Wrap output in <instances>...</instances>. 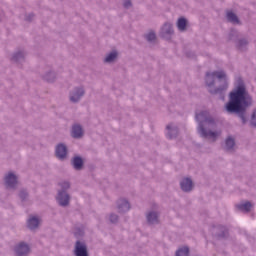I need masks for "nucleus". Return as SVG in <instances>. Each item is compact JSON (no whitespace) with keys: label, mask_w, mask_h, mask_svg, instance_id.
Wrapping results in <instances>:
<instances>
[{"label":"nucleus","mask_w":256,"mask_h":256,"mask_svg":"<svg viewBox=\"0 0 256 256\" xmlns=\"http://www.w3.org/2000/svg\"><path fill=\"white\" fill-rule=\"evenodd\" d=\"M251 207H253L251 202H245L243 204L237 205V209L244 211L245 213H249V211H251Z\"/></svg>","instance_id":"ddd939ff"},{"label":"nucleus","mask_w":256,"mask_h":256,"mask_svg":"<svg viewBox=\"0 0 256 256\" xmlns=\"http://www.w3.org/2000/svg\"><path fill=\"white\" fill-rule=\"evenodd\" d=\"M6 187H15L17 185V176L13 173H8L5 177Z\"/></svg>","instance_id":"6e6552de"},{"label":"nucleus","mask_w":256,"mask_h":256,"mask_svg":"<svg viewBox=\"0 0 256 256\" xmlns=\"http://www.w3.org/2000/svg\"><path fill=\"white\" fill-rule=\"evenodd\" d=\"M240 119L242 120V123H245V116L242 114V115H240Z\"/></svg>","instance_id":"c756f323"},{"label":"nucleus","mask_w":256,"mask_h":256,"mask_svg":"<svg viewBox=\"0 0 256 256\" xmlns=\"http://www.w3.org/2000/svg\"><path fill=\"white\" fill-rule=\"evenodd\" d=\"M169 139H171V135L168 134Z\"/></svg>","instance_id":"2f4dec72"},{"label":"nucleus","mask_w":256,"mask_h":256,"mask_svg":"<svg viewBox=\"0 0 256 256\" xmlns=\"http://www.w3.org/2000/svg\"><path fill=\"white\" fill-rule=\"evenodd\" d=\"M162 33L163 35H171V33H173V26L170 23L164 24L162 27Z\"/></svg>","instance_id":"f3484780"},{"label":"nucleus","mask_w":256,"mask_h":256,"mask_svg":"<svg viewBox=\"0 0 256 256\" xmlns=\"http://www.w3.org/2000/svg\"><path fill=\"white\" fill-rule=\"evenodd\" d=\"M15 251H16L17 256H23V255H27V253H29L30 249L27 244L20 243L16 246Z\"/></svg>","instance_id":"39448f33"},{"label":"nucleus","mask_w":256,"mask_h":256,"mask_svg":"<svg viewBox=\"0 0 256 256\" xmlns=\"http://www.w3.org/2000/svg\"><path fill=\"white\" fill-rule=\"evenodd\" d=\"M56 157L58 159H65L67 157V146L59 144L56 147Z\"/></svg>","instance_id":"423d86ee"},{"label":"nucleus","mask_w":256,"mask_h":256,"mask_svg":"<svg viewBox=\"0 0 256 256\" xmlns=\"http://www.w3.org/2000/svg\"><path fill=\"white\" fill-rule=\"evenodd\" d=\"M180 187L182 191H191V189H193V181L189 178H185L180 183Z\"/></svg>","instance_id":"1a4fd4ad"},{"label":"nucleus","mask_w":256,"mask_h":256,"mask_svg":"<svg viewBox=\"0 0 256 256\" xmlns=\"http://www.w3.org/2000/svg\"><path fill=\"white\" fill-rule=\"evenodd\" d=\"M84 93L83 89H78L76 93L70 96V101H72V103H77V101L83 97Z\"/></svg>","instance_id":"f8f14e48"},{"label":"nucleus","mask_w":256,"mask_h":256,"mask_svg":"<svg viewBox=\"0 0 256 256\" xmlns=\"http://www.w3.org/2000/svg\"><path fill=\"white\" fill-rule=\"evenodd\" d=\"M70 185H69V182H64L62 184V189H69Z\"/></svg>","instance_id":"cd10ccee"},{"label":"nucleus","mask_w":256,"mask_h":256,"mask_svg":"<svg viewBox=\"0 0 256 256\" xmlns=\"http://www.w3.org/2000/svg\"><path fill=\"white\" fill-rule=\"evenodd\" d=\"M176 256H189V248L183 247L176 252Z\"/></svg>","instance_id":"412c9836"},{"label":"nucleus","mask_w":256,"mask_h":256,"mask_svg":"<svg viewBox=\"0 0 256 256\" xmlns=\"http://www.w3.org/2000/svg\"><path fill=\"white\" fill-rule=\"evenodd\" d=\"M72 137L74 139H79V137H83V128L80 125H74L72 127Z\"/></svg>","instance_id":"9d476101"},{"label":"nucleus","mask_w":256,"mask_h":256,"mask_svg":"<svg viewBox=\"0 0 256 256\" xmlns=\"http://www.w3.org/2000/svg\"><path fill=\"white\" fill-rule=\"evenodd\" d=\"M39 223H41V221L39 220V218L37 217H30L27 225L29 229H37L39 227Z\"/></svg>","instance_id":"9b49d317"},{"label":"nucleus","mask_w":256,"mask_h":256,"mask_svg":"<svg viewBox=\"0 0 256 256\" xmlns=\"http://www.w3.org/2000/svg\"><path fill=\"white\" fill-rule=\"evenodd\" d=\"M146 39H147V41H155L156 36H155L154 32H149V33L146 35Z\"/></svg>","instance_id":"5701e85b"},{"label":"nucleus","mask_w":256,"mask_h":256,"mask_svg":"<svg viewBox=\"0 0 256 256\" xmlns=\"http://www.w3.org/2000/svg\"><path fill=\"white\" fill-rule=\"evenodd\" d=\"M119 209H123V211H129V209H131V206L129 205V202H127V200H122V203L119 205Z\"/></svg>","instance_id":"4be33fe9"},{"label":"nucleus","mask_w":256,"mask_h":256,"mask_svg":"<svg viewBox=\"0 0 256 256\" xmlns=\"http://www.w3.org/2000/svg\"><path fill=\"white\" fill-rule=\"evenodd\" d=\"M206 113L205 112H202L200 114H196V119L197 121H200L201 117H205Z\"/></svg>","instance_id":"a878e982"},{"label":"nucleus","mask_w":256,"mask_h":256,"mask_svg":"<svg viewBox=\"0 0 256 256\" xmlns=\"http://www.w3.org/2000/svg\"><path fill=\"white\" fill-rule=\"evenodd\" d=\"M168 131H171V125L167 126Z\"/></svg>","instance_id":"7c9ffc66"},{"label":"nucleus","mask_w":256,"mask_h":256,"mask_svg":"<svg viewBox=\"0 0 256 256\" xmlns=\"http://www.w3.org/2000/svg\"><path fill=\"white\" fill-rule=\"evenodd\" d=\"M72 165L74 169H81V167H83V159H81V157H74V159L72 160Z\"/></svg>","instance_id":"2eb2a0df"},{"label":"nucleus","mask_w":256,"mask_h":256,"mask_svg":"<svg viewBox=\"0 0 256 256\" xmlns=\"http://www.w3.org/2000/svg\"><path fill=\"white\" fill-rule=\"evenodd\" d=\"M233 147H235V140H234L233 138H231V137H228V138L226 139V149H227L228 151H231V149H232Z\"/></svg>","instance_id":"aec40b11"},{"label":"nucleus","mask_w":256,"mask_h":256,"mask_svg":"<svg viewBox=\"0 0 256 256\" xmlns=\"http://www.w3.org/2000/svg\"><path fill=\"white\" fill-rule=\"evenodd\" d=\"M249 105V97L245 86H239L236 90L230 93V100L226 104L228 113H241Z\"/></svg>","instance_id":"f257e3e1"},{"label":"nucleus","mask_w":256,"mask_h":256,"mask_svg":"<svg viewBox=\"0 0 256 256\" xmlns=\"http://www.w3.org/2000/svg\"><path fill=\"white\" fill-rule=\"evenodd\" d=\"M118 219H119V217H118L117 215H115V214H112V215L110 216V221H111L112 223H115Z\"/></svg>","instance_id":"b1692460"},{"label":"nucleus","mask_w":256,"mask_h":256,"mask_svg":"<svg viewBox=\"0 0 256 256\" xmlns=\"http://www.w3.org/2000/svg\"><path fill=\"white\" fill-rule=\"evenodd\" d=\"M115 59H117V52L113 51L106 56L105 63H112V61H115Z\"/></svg>","instance_id":"6ab92c4d"},{"label":"nucleus","mask_w":256,"mask_h":256,"mask_svg":"<svg viewBox=\"0 0 256 256\" xmlns=\"http://www.w3.org/2000/svg\"><path fill=\"white\" fill-rule=\"evenodd\" d=\"M252 124L256 127V110L252 114Z\"/></svg>","instance_id":"393cba45"},{"label":"nucleus","mask_w":256,"mask_h":256,"mask_svg":"<svg viewBox=\"0 0 256 256\" xmlns=\"http://www.w3.org/2000/svg\"><path fill=\"white\" fill-rule=\"evenodd\" d=\"M124 7H131V0H124Z\"/></svg>","instance_id":"bb28decb"},{"label":"nucleus","mask_w":256,"mask_h":256,"mask_svg":"<svg viewBox=\"0 0 256 256\" xmlns=\"http://www.w3.org/2000/svg\"><path fill=\"white\" fill-rule=\"evenodd\" d=\"M26 196H27V193H25V192H21L20 193L21 199H25Z\"/></svg>","instance_id":"c85d7f7f"},{"label":"nucleus","mask_w":256,"mask_h":256,"mask_svg":"<svg viewBox=\"0 0 256 256\" xmlns=\"http://www.w3.org/2000/svg\"><path fill=\"white\" fill-rule=\"evenodd\" d=\"M198 131L202 137H208V139H212V141H215V139H217V137L220 135L219 132H207V130L203 128V125L199 126Z\"/></svg>","instance_id":"7ed1b4c3"},{"label":"nucleus","mask_w":256,"mask_h":256,"mask_svg":"<svg viewBox=\"0 0 256 256\" xmlns=\"http://www.w3.org/2000/svg\"><path fill=\"white\" fill-rule=\"evenodd\" d=\"M147 221L148 223H150L151 225L155 224V223H158V216H157V213L155 212H150L148 215H147Z\"/></svg>","instance_id":"dca6fc26"},{"label":"nucleus","mask_w":256,"mask_h":256,"mask_svg":"<svg viewBox=\"0 0 256 256\" xmlns=\"http://www.w3.org/2000/svg\"><path fill=\"white\" fill-rule=\"evenodd\" d=\"M227 20L230 21V23L237 24L239 23V18H237V15L233 13L232 11H228L226 14Z\"/></svg>","instance_id":"4468645a"},{"label":"nucleus","mask_w":256,"mask_h":256,"mask_svg":"<svg viewBox=\"0 0 256 256\" xmlns=\"http://www.w3.org/2000/svg\"><path fill=\"white\" fill-rule=\"evenodd\" d=\"M215 77H217V79H223L224 81H225V79H227V76L225 75V72H223V71L207 73L206 83H207L208 87H211V85L214 84V82L209 83V79H212V81H214Z\"/></svg>","instance_id":"f03ea898"},{"label":"nucleus","mask_w":256,"mask_h":256,"mask_svg":"<svg viewBox=\"0 0 256 256\" xmlns=\"http://www.w3.org/2000/svg\"><path fill=\"white\" fill-rule=\"evenodd\" d=\"M57 201L59 205L62 207H66V205H69V195L65 193V191L59 192L57 196Z\"/></svg>","instance_id":"20e7f679"},{"label":"nucleus","mask_w":256,"mask_h":256,"mask_svg":"<svg viewBox=\"0 0 256 256\" xmlns=\"http://www.w3.org/2000/svg\"><path fill=\"white\" fill-rule=\"evenodd\" d=\"M75 254L76 256H87V246L79 241L76 242Z\"/></svg>","instance_id":"0eeeda50"},{"label":"nucleus","mask_w":256,"mask_h":256,"mask_svg":"<svg viewBox=\"0 0 256 256\" xmlns=\"http://www.w3.org/2000/svg\"><path fill=\"white\" fill-rule=\"evenodd\" d=\"M177 27L179 31H185L187 27V20L185 18H179L177 22Z\"/></svg>","instance_id":"a211bd4d"}]
</instances>
